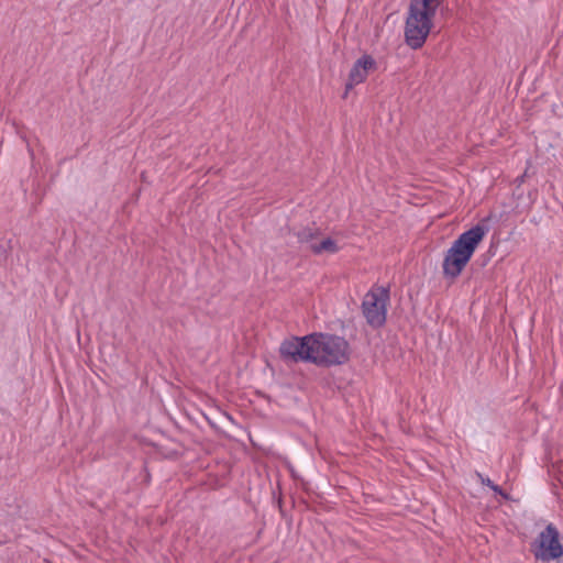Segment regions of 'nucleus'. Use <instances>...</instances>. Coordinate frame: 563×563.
<instances>
[{
	"instance_id": "f257e3e1",
	"label": "nucleus",
	"mask_w": 563,
	"mask_h": 563,
	"mask_svg": "<svg viewBox=\"0 0 563 563\" xmlns=\"http://www.w3.org/2000/svg\"><path fill=\"white\" fill-rule=\"evenodd\" d=\"M280 356L285 361L312 363L318 366L342 365L350 360V344L340 335L314 332L282 342Z\"/></svg>"
},
{
	"instance_id": "f03ea898",
	"label": "nucleus",
	"mask_w": 563,
	"mask_h": 563,
	"mask_svg": "<svg viewBox=\"0 0 563 563\" xmlns=\"http://www.w3.org/2000/svg\"><path fill=\"white\" fill-rule=\"evenodd\" d=\"M487 232V225L477 223L457 236L443 258L442 271L445 278L455 279L461 275Z\"/></svg>"
},
{
	"instance_id": "7ed1b4c3",
	"label": "nucleus",
	"mask_w": 563,
	"mask_h": 563,
	"mask_svg": "<svg viewBox=\"0 0 563 563\" xmlns=\"http://www.w3.org/2000/svg\"><path fill=\"white\" fill-rule=\"evenodd\" d=\"M440 0H410L405 23V43L412 49L421 48L433 26Z\"/></svg>"
},
{
	"instance_id": "20e7f679",
	"label": "nucleus",
	"mask_w": 563,
	"mask_h": 563,
	"mask_svg": "<svg viewBox=\"0 0 563 563\" xmlns=\"http://www.w3.org/2000/svg\"><path fill=\"white\" fill-rule=\"evenodd\" d=\"M389 298V288L383 286L371 288L364 296L362 311L371 327L380 328L385 324Z\"/></svg>"
},
{
	"instance_id": "39448f33",
	"label": "nucleus",
	"mask_w": 563,
	"mask_h": 563,
	"mask_svg": "<svg viewBox=\"0 0 563 563\" xmlns=\"http://www.w3.org/2000/svg\"><path fill=\"white\" fill-rule=\"evenodd\" d=\"M536 559L550 562L563 555V547L560 543V533L553 523H549L537 539V549L533 550Z\"/></svg>"
},
{
	"instance_id": "423d86ee",
	"label": "nucleus",
	"mask_w": 563,
	"mask_h": 563,
	"mask_svg": "<svg viewBox=\"0 0 563 563\" xmlns=\"http://www.w3.org/2000/svg\"><path fill=\"white\" fill-rule=\"evenodd\" d=\"M377 63L375 58L369 54H363L360 58L355 60L350 73L347 81L345 82V96L352 90L355 86L364 82L369 73L376 70Z\"/></svg>"
},
{
	"instance_id": "0eeeda50",
	"label": "nucleus",
	"mask_w": 563,
	"mask_h": 563,
	"mask_svg": "<svg viewBox=\"0 0 563 563\" xmlns=\"http://www.w3.org/2000/svg\"><path fill=\"white\" fill-rule=\"evenodd\" d=\"M310 250L316 255H319L322 253L335 254L339 252V246L333 239L327 238L319 243H312L310 245Z\"/></svg>"
},
{
	"instance_id": "6e6552de",
	"label": "nucleus",
	"mask_w": 563,
	"mask_h": 563,
	"mask_svg": "<svg viewBox=\"0 0 563 563\" xmlns=\"http://www.w3.org/2000/svg\"><path fill=\"white\" fill-rule=\"evenodd\" d=\"M296 235L300 243H309L311 245L312 243H316L314 240L319 235V231L310 228H303L299 230Z\"/></svg>"
},
{
	"instance_id": "1a4fd4ad",
	"label": "nucleus",
	"mask_w": 563,
	"mask_h": 563,
	"mask_svg": "<svg viewBox=\"0 0 563 563\" xmlns=\"http://www.w3.org/2000/svg\"><path fill=\"white\" fill-rule=\"evenodd\" d=\"M478 479L481 481V483L489 488L493 487V485L495 484L489 477H485L483 474L481 473H476Z\"/></svg>"
},
{
	"instance_id": "9d476101",
	"label": "nucleus",
	"mask_w": 563,
	"mask_h": 563,
	"mask_svg": "<svg viewBox=\"0 0 563 563\" xmlns=\"http://www.w3.org/2000/svg\"><path fill=\"white\" fill-rule=\"evenodd\" d=\"M490 489H492L494 493H496V494H498V495L503 496L505 499H508V498H509L508 494H507V493H505V492L501 489V487H500V486H498V485H496V484H494V485H493V487H492Z\"/></svg>"
}]
</instances>
